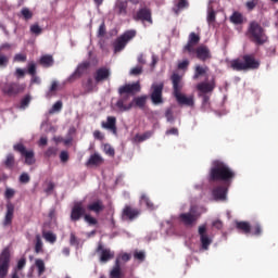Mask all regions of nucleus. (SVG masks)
Masks as SVG:
<instances>
[{
    "mask_svg": "<svg viewBox=\"0 0 278 278\" xmlns=\"http://www.w3.org/2000/svg\"><path fill=\"white\" fill-rule=\"evenodd\" d=\"M170 81H172V86H173L174 97L176 94L181 93V90H184V77L177 73H173L170 76Z\"/></svg>",
    "mask_w": 278,
    "mask_h": 278,
    "instance_id": "f8f14e48",
    "label": "nucleus"
},
{
    "mask_svg": "<svg viewBox=\"0 0 278 278\" xmlns=\"http://www.w3.org/2000/svg\"><path fill=\"white\" fill-rule=\"evenodd\" d=\"M10 270V249L5 248L0 254V278L8 277Z\"/></svg>",
    "mask_w": 278,
    "mask_h": 278,
    "instance_id": "39448f33",
    "label": "nucleus"
},
{
    "mask_svg": "<svg viewBox=\"0 0 278 278\" xmlns=\"http://www.w3.org/2000/svg\"><path fill=\"white\" fill-rule=\"evenodd\" d=\"M251 231L253 236H262V225L256 223L251 227Z\"/></svg>",
    "mask_w": 278,
    "mask_h": 278,
    "instance_id": "864d4df0",
    "label": "nucleus"
},
{
    "mask_svg": "<svg viewBox=\"0 0 278 278\" xmlns=\"http://www.w3.org/2000/svg\"><path fill=\"white\" fill-rule=\"evenodd\" d=\"M96 252L100 253V262H102L103 264L110 262V260H114V252H112V250L110 249L103 248V243L101 242L98 243Z\"/></svg>",
    "mask_w": 278,
    "mask_h": 278,
    "instance_id": "2eb2a0df",
    "label": "nucleus"
},
{
    "mask_svg": "<svg viewBox=\"0 0 278 278\" xmlns=\"http://www.w3.org/2000/svg\"><path fill=\"white\" fill-rule=\"evenodd\" d=\"M165 118L167 123H175V115L173 113V109H166Z\"/></svg>",
    "mask_w": 278,
    "mask_h": 278,
    "instance_id": "09e8293b",
    "label": "nucleus"
},
{
    "mask_svg": "<svg viewBox=\"0 0 278 278\" xmlns=\"http://www.w3.org/2000/svg\"><path fill=\"white\" fill-rule=\"evenodd\" d=\"M110 68L108 67H100L96 71L93 75V79L96 84H101V81H108L110 79Z\"/></svg>",
    "mask_w": 278,
    "mask_h": 278,
    "instance_id": "aec40b11",
    "label": "nucleus"
},
{
    "mask_svg": "<svg viewBox=\"0 0 278 278\" xmlns=\"http://www.w3.org/2000/svg\"><path fill=\"white\" fill-rule=\"evenodd\" d=\"M236 228L242 233L249 235L251 233V224L249 222H237Z\"/></svg>",
    "mask_w": 278,
    "mask_h": 278,
    "instance_id": "c756f323",
    "label": "nucleus"
},
{
    "mask_svg": "<svg viewBox=\"0 0 278 278\" xmlns=\"http://www.w3.org/2000/svg\"><path fill=\"white\" fill-rule=\"evenodd\" d=\"M27 264V260L25 257L21 258L17 262V266L15 268L16 273H18V270H23L24 266Z\"/></svg>",
    "mask_w": 278,
    "mask_h": 278,
    "instance_id": "0e129e2a",
    "label": "nucleus"
},
{
    "mask_svg": "<svg viewBox=\"0 0 278 278\" xmlns=\"http://www.w3.org/2000/svg\"><path fill=\"white\" fill-rule=\"evenodd\" d=\"M207 71H210V68L207 66H201V65H197L195 70H194V75H193V79L197 80L200 77H202V75H205V73H207Z\"/></svg>",
    "mask_w": 278,
    "mask_h": 278,
    "instance_id": "f704fd0d",
    "label": "nucleus"
},
{
    "mask_svg": "<svg viewBox=\"0 0 278 278\" xmlns=\"http://www.w3.org/2000/svg\"><path fill=\"white\" fill-rule=\"evenodd\" d=\"M14 164H16V161L14 160V154H8L4 161L5 168L12 170V168H14Z\"/></svg>",
    "mask_w": 278,
    "mask_h": 278,
    "instance_id": "a19ab883",
    "label": "nucleus"
},
{
    "mask_svg": "<svg viewBox=\"0 0 278 278\" xmlns=\"http://www.w3.org/2000/svg\"><path fill=\"white\" fill-rule=\"evenodd\" d=\"M25 90V85H21L18 83H9L4 85L2 91L7 97H16L17 94H21Z\"/></svg>",
    "mask_w": 278,
    "mask_h": 278,
    "instance_id": "1a4fd4ad",
    "label": "nucleus"
},
{
    "mask_svg": "<svg viewBox=\"0 0 278 278\" xmlns=\"http://www.w3.org/2000/svg\"><path fill=\"white\" fill-rule=\"evenodd\" d=\"M134 20L141 21L142 23H153V20L151 18V10L148 8L139 9L136 15H134Z\"/></svg>",
    "mask_w": 278,
    "mask_h": 278,
    "instance_id": "6ab92c4d",
    "label": "nucleus"
},
{
    "mask_svg": "<svg viewBox=\"0 0 278 278\" xmlns=\"http://www.w3.org/2000/svg\"><path fill=\"white\" fill-rule=\"evenodd\" d=\"M199 97L202 98V106L204 109L210 108V94H207V93H200Z\"/></svg>",
    "mask_w": 278,
    "mask_h": 278,
    "instance_id": "49530a36",
    "label": "nucleus"
},
{
    "mask_svg": "<svg viewBox=\"0 0 278 278\" xmlns=\"http://www.w3.org/2000/svg\"><path fill=\"white\" fill-rule=\"evenodd\" d=\"M141 200L146 203V205H147V207H149V210L154 208L153 202H151V200L149 199V197H147V194H142Z\"/></svg>",
    "mask_w": 278,
    "mask_h": 278,
    "instance_id": "680f3d73",
    "label": "nucleus"
},
{
    "mask_svg": "<svg viewBox=\"0 0 278 278\" xmlns=\"http://www.w3.org/2000/svg\"><path fill=\"white\" fill-rule=\"evenodd\" d=\"M195 58L200 60V62H207L212 58V52L207 46H200L194 48Z\"/></svg>",
    "mask_w": 278,
    "mask_h": 278,
    "instance_id": "f3484780",
    "label": "nucleus"
},
{
    "mask_svg": "<svg viewBox=\"0 0 278 278\" xmlns=\"http://www.w3.org/2000/svg\"><path fill=\"white\" fill-rule=\"evenodd\" d=\"M83 88L85 92H93L94 81L92 80V78H88L86 81H83Z\"/></svg>",
    "mask_w": 278,
    "mask_h": 278,
    "instance_id": "ea45409f",
    "label": "nucleus"
},
{
    "mask_svg": "<svg viewBox=\"0 0 278 278\" xmlns=\"http://www.w3.org/2000/svg\"><path fill=\"white\" fill-rule=\"evenodd\" d=\"M31 181V177H29V174L22 173L20 176V184H29Z\"/></svg>",
    "mask_w": 278,
    "mask_h": 278,
    "instance_id": "13d9d810",
    "label": "nucleus"
},
{
    "mask_svg": "<svg viewBox=\"0 0 278 278\" xmlns=\"http://www.w3.org/2000/svg\"><path fill=\"white\" fill-rule=\"evenodd\" d=\"M21 15L23 16L24 21H31V18H34V12H31L29 9L27 8H23L21 10Z\"/></svg>",
    "mask_w": 278,
    "mask_h": 278,
    "instance_id": "37998d69",
    "label": "nucleus"
},
{
    "mask_svg": "<svg viewBox=\"0 0 278 278\" xmlns=\"http://www.w3.org/2000/svg\"><path fill=\"white\" fill-rule=\"evenodd\" d=\"M30 33L35 34V36H40V34H42V28L38 24H33L30 26Z\"/></svg>",
    "mask_w": 278,
    "mask_h": 278,
    "instance_id": "5fc2aeb1",
    "label": "nucleus"
},
{
    "mask_svg": "<svg viewBox=\"0 0 278 278\" xmlns=\"http://www.w3.org/2000/svg\"><path fill=\"white\" fill-rule=\"evenodd\" d=\"M45 244L42 243V238L40 235H36L35 237V253L38 255L39 253H45L43 249Z\"/></svg>",
    "mask_w": 278,
    "mask_h": 278,
    "instance_id": "72a5a7b5",
    "label": "nucleus"
},
{
    "mask_svg": "<svg viewBox=\"0 0 278 278\" xmlns=\"http://www.w3.org/2000/svg\"><path fill=\"white\" fill-rule=\"evenodd\" d=\"M35 266L38 269V276L41 277V275H45V271L47 270V267L45 266V261L41 258H37L35 261Z\"/></svg>",
    "mask_w": 278,
    "mask_h": 278,
    "instance_id": "4c0bfd02",
    "label": "nucleus"
},
{
    "mask_svg": "<svg viewBox=\"0 0 278 278\" xmlns=\"http://www.w3.org/2000/svg\"><path fill=\"white\" fill-rule=\"evenodd\" d=\"M232 71H257L260 68V61L253 54H244L230 62Z\"/></svg>",
    "mask_w": 278,
    "mask_h": 278,
    "instance_id": "f03ea898",
    "label": "nucleus"
},
{
    "mask_svg": "<svg viewBox=\"0 0 278 278\" xmlns=\"http://www.w3.org/2000/svg\"><path fill=\"white\" fill-rule=\"evenodd\" d=\"M70 244L71 247H79V239H77L74 232L70 235Z\"/></svg>",
    "mask_w": 278,
    "mask_h": 278,
    "instance_id": "4d7b16f0",
    "label": "nucleus"
},
{
    "mask_svg": "<svg viewBox=\"0 0 278 278\" xmlns=\"http://www.w3.org/2000/svg\"><path fill=\"white\" fill-rule=\"evenodd\" d=\"M87 210L89 212H94V214H101V212L105 210V205H103V201L97 200L88 204Z\"/></svg>",
    "mask_w": 278,
    "mask_h": 278,
    "instance_id": "a878e982",
    "label": "nucleus"
},
{
    "mask_svg": "<svg viewBox=\"0 0 278 278\" xmlns=\"http://www.w3.org/2000/svg\"><path fill=\"white\" fill-rule=\"evenodd\" d=\"M190 3H188V0H178V3L176 4V14L179 12V10H185V8H188Z\"/></svg>",
    "mask_w": 278,
    "mask_h": 278,
    "instance_id": "3c124183",
    "label": "nucleus"
},
{
    "mask_svg": "<svg viewBox=\"0 0 278 278\" xmlns=\"http://www.w3.org/2000/svg\"><path fill=\"white\" fill-rule=\"evenodd\" d=\"M215 21H216V11L210 8L207 13V23H214Z\"/></svg>",
    "mask_w": 278,
    "mask_h": 278,
    "instance_id": "6e6d98bb",
    "label": "nucleus"
},
{
    "mask_svg": "<svg viewBox=\"0 0 278 278\" xmlns=\"http://www.w3.org/2000/svg\"><path fill=\"white\" fill-rule=\"evenodd\" d=\"M115 12L119 16H127V3L123 1L117 2L115 5Z\"/></svg>",
    "mask_w": 278,
    "mask_h": 278,
    "instance_id": "2f4dec72",
    "label": "nucleus"
},
{
    "mask_svg": "<svg viewBox=\"0 0 278 278\" xmlns=\"http://www.w3.org/2000/svg\"><path fill=\"white\" fill-rule=\"evenodd\" d=\"M14 150L17 151V153H21L23 157H25V164L28 166H31V164L36 163V159H34V150H27L23 143H17L14 146Z\"/></svg>",
    "mask_w": 278,
    "mask_h": 278,
    "instance_id": "6e6552de",
    "label": "nucleus"
},
{
    "mask_svg": "<svg viewBox=\"0 0 278 278\" xmlns=\"http://www.w3.org/2000/svg\"><path fill=\"white\" fill-rule=\"evenodd\" d=\"M137 34L138 31H136V29H129L119 37H117L113 43L114 53H121V51H123V49L127 47V43L136 38Z\"/></svg>",
    "mask_w": 278,
    "mask_h": 278,
    "instance_id": "20e7f679",
    "label": "nucleus"
},
{
    "mask_svg": "<svg viewBox=\"0 0 278 278\" xmlns=\"http://www.w3.org/2000/svg\"><path fill=\"white\" fill-rule=\"evenodd\" d=\"M129 101V94L121 96V98L116 102V108L119 110V112H129L131 108H134V102H127Z\"/></svg>",
    "mask_w": 278,
    "mask_h": 278,
    "instance_id": "a211bd4d",
    "label": "nucleus"
},
{
    "mask_svg": "<svg viewBox=\"0 0 278 278\" xmlns=\"http://www.w3.org/2000/svg\"><path fill=\"white\" fill-rule=\"evenodd\" d=\"M62 101H56L53 105L52 109L50 111V114H53V112H61L62 111Z\"/></svg>",
    "mask_w": 278,
    "mask_h": 278,
    "instance_id": "052dcab7",
    "label": "nucleus"
},
{
    "mask_svg": "<svg viewBox=\"0 0 278 278\" xmlns=\"http://www.w3.org/2000/svg\"><path fill=\"white\" fill-rule=\"evenodd\" d=\"M85 215H86V208H84L81 203H77L72 208L71 219L77 223V220H79V218H81V216H85Z\"/></svg>",
    "mask_w": 278,
    "mask_h": 278,
    "instance_id": "5701e85b",
    "label": "nucleus"
},
{
    "mask_svg": "<svg viewBox=\"0 0 278 278\" xmlns=\"http://www.w3.org/2000/svg\"><path fill=\"white\" fill-rule=\"evenodd\" d=\"M190 66V61H188V59L178 62V66L177 68L179 71H188V67Z\"/></svg>",
    "mask_w": 278,
    "mask_h": 278,
    "instance_id": "603ef678",
    "label": "nucleus"
},
{
    "mask_svg": "<svg viewBox=\"0 0 278 278\" xmlns=\"http://www.w3.org/2000/svg\"><path fill=\"white\" fill-rule=\"evenodd\" d=\"M42 237L45 238V240L47 242H50V244H55V242L58 241V236H55V233L51 232V231H42Z\"/></svg>",
    "mask_w": 278,
    "mask_h": 278,
    "instance_id": "e433bc0d",
    "label": "nucleus"
},
{
    "mask_svg": "<svg viewBox=\"0 0 278 278\" xmlns=\"http://www.w3.org/2000/svg\"><path fill=\"white\" fill-rule=\"evenodd\" d=\"M136 92H140V83L127 84L118 88V93L121 96L128 94H136Z\"/></svg>",
    "mask_w": 278,
    "mask_h": 278,
    "instance_id": "dca6fc26",
    "label": "nucleus"
},
{
    "mask_svg": "<svg viewBox=\"0 0 278 278\" xmlns=\"http://www.w3.org/2000/svg\"><path fill=\"white\" fill-rule=\"evenodd\" d=\"M16 194V191L12 188H7L4 192L5 199L10 201V199H14V195Z\"/></svg>",
    "mask_w": 278,
    "mask_h": 278,
    "instance_id": "bf43d9fd",
    "label": "nucleus"
},
{
    "mask_svg": "<svg viewBox=\"0 0 278 278\" xmlns=\"http://www.w3.org/2000/svg\"><path fill=\"white\" fill-rule=\"evenodd\" d=\"M214 88H216V84L213 83H200L197 86V89L199 92H202L201 94H210V92H214Z\"/></svg>",
    "mask_w": 278,
    "mask_h": 278,
    "instance_id": "bb28decb",
    "label": "nucleus"
},
{
    "mask_svg": "<svg viewBox=\"0 0 278 278\" xmlns=\"http://www.w3.org/2000/svg\"><path fill=\"white\" fill-rule=\"evenodd\" d=\"M55 90H58V83L53 81L51 84L50 90L48 93H46V98L47 99H52V97H55V93H51V92H55Z\"/></svg>",
    "mask_w": 278,
    "mask_h": 278,
    "instance_id": "de8ad7c7",
    "label": "nucleus"
},
{
    "mask_svg": "<svg viewBox=\"0 0 278 278\" xmlns=\"http://www.w3.org/2000/svg\"><path fill=\"white\" fill-rule=\"evenodd\" d=\"M135 260H139V262H144L146 255L144 252H135L134 254Z\"/></svg>",
    "mask_w": 278,
    "mask_h": 278,
    "instance_id": "774afa93",
    "label": "nucleus"
},
{
    "mask_svg": "<svg viewBox=\"0 0 278 278\" xmlns=\"http://www.w3.org/2000/svg\"><path fill=\"white\" fill-rule=\"evenodd\" d=\"M144 67L142 65H137L129 71V75L132 77H138V75H142Z\"/></svg>",
    "mask_w": 278,
    "mask_h": 278,
    "instance_id": "c03bdc74",
    "label": "nucleus"
},
{
    "mask_svg": "<svg viewBox=\"0 0 278 278\" xmlns=\"http://www.w3.org/2000/svg\"><path fill=\"white\" fill-rule=\"evenodd\" d=\"M101 127H103V129L112 131L114 136L118 134L116 128V118L114 116H108L106 122H102Z\"/></svg>",
    "mask_w": 278,
    "mask_h": 278,
    "instance_id": "b1692460",
    "label": "nucleus"
},
{
    "mask_svg": "<svg viewBox=\"0 0 278 278\" xmlns=\"http://www.w3.org/2000/svg\"><path fill=\"white\" fill-rule=\"evenodd\" d=\"M152 93L150 99L154 105H161L164 103V98H162V92H164V83L153 84L151 87Z\"/></svg>",
    "mask_w": 278,
    "mask_h": 278,
    "instance_id": "423d86ee",
    "label": "nucleus"
},
{
    "mask_svg": "<svg viewBox=\"0 0 278 278\" xmlns=\"http://www.w3.org/2000/svg\"><path fill=\"white\" fill-rule=\"evenodd\" d=\"M201 42V37L197 33H190L187 45L182 48L184 53H194V47Z\"/></svg>",
    "mask_w": 278,
    "mask_h": 278,
    "instance_id": "9b49d317",
    "label": "nucleus"
},
{
    "mask_svg": "<svg viewBox=\"0 0 278 278\" xmlns=\"http://www.w3.org/2000/svg\"><path fill=\"white\" fill-rule=\"evenodd\" d=\"M248 37L254 45L261 46L268 42V36L262 25L255 21L251 22L248 27Z\"/></svg>",
    "mask_w": 278,
    "mask_h": 278,
    "instance_id": "7ed1b4c3",
    "label": "nucleus"
},
{
    "mask_svg": "<svg viewBox=\"0 0 278 278\" xmlns=\"http://www.w3.org/2000/svg\"><path fill=\"white\" fill-rule=\"evenodd\" d=\"M230 23H232L233 25H242V23H244V16L242 15V13L236 11L230 16Z\"/></svg>",
    "mask_w": 278,
    "mask_h": 278,
    "instance_id": "473e14b6",
    "label": "nucleus"
},
{
    "mask_svg": "<svg viewBox=\"0 0 278 278\" xmlns=\"http://www.w3.org/2000/svg\"><path fill=\"white\" fill-rule=\"evenodd\" d=\"M199 216L200 215L194 212V207H191L190 212L179 215V220L185 227H192L199 220Z\"/></svg>",
    "mask_w": 278,
    "mask_h": 278,
    "instance_id": "0eeeda50",
    "label": "nucleus"
},
{
    "mask_svg": "<svg viewBox=\"0 0 278 278\" xmlns=\"http://www.w3.org/2000/svg\"><path fill=\"white\" fill-rule=\"evenodd\" d=\"M9 64H10V56L8 54H3L0 51V68H8Z\"/></svg>",
    "mask_w": 278,
    "mask_h": 278,
    "instance_id": "79ce46f5",
    "label": "nucleus"
},
{
    "mask_svg": "<svg viewBox=\"0 0 278 278\" xmlns=\"http://www.w3.org/2000/svg\"><path fill=\"white\" fill-rule=\"evenodd\" d=\"M236 179V172L229 165L220 160L212 162V167L208 173V181H222L226 186H231Z\"/></svg>",
    "mask_w": 278,
    "mask_h": 278,
    "instance_id": "f257e3e1",
    "label": "nucleus"
},
{
    "mask_svg": "<svg viewBox=\"0 0 278 278\" xmlns=\"http://www.w3.org/2000/svg\"><path fill=\"white\" fill-rule=\"evenodd\" d=\"M56 155H58V148L55 147H50L45 152L46 157H55Z\"/></svg>",
    "mask_w": 278,
    "mask_h": 278,
    "instance_id": "a18cd8bd",
    "label": "nucleus"
},
{
    "mask_svg": "<svg viewBox=\"0 0 278 278\" xmlns=\"http://www.w3.org/2000/svg\"><path fill=\"white\" fill-rule=\"evenodd\" d=\"M140 216V211L131 205H125L122 211L123 220H136Z\"/></svg>",
    "mask_w": 278,
    "mask_h": 278,
    "instance_id": "4468645a",
    "label": "nucleus"
},
{
    "mask_svg": "<svg viewBox=\"0 0 278 278\" xmlns=\"http://www.w3.org/2000/svg\"><path fill=\"white\" fill-rule=\"evenodd\" d=\"M198 233L200 236V242L203 251H207L210 249V244H212V240L210 236H207V227L205 225L200 226Z\"/></svg>",
    "mask_w": 278,
    "mask_h": 278,
    "instance_id": "ddd939ff",
    "label": "nucleus"
},
{
    "mask_svg": "<svg viewBox=\"0 0 278 278\" xmlns=\"http://www.w3.org/2000/svg\"><path fill=\"white\" fill-rule=\"evenodd\" d=\"M53 55L51 54L42 55L39 60V64L45 68H50V66L53 65Z\"/></svg>",
    "mask_w": 278,
    "mask_h": 278,
    "instance_id": "7c9ffc66",
    "label": "nucleus"
},
{
    "mask_svg": "<svg viewBox=\"0 0 278 278\" xmlns=\"http://www.w3.org/2000/svg\"><path fill=\"white\" fill-rule=\"evenodd\" d=\"M104 153L110 155V157H114V155H116V151L110 146V143L104 144Z\"/></svg>",
    "mask_w": 278,
    "mask_h": 278,
    "instance_id": "8fccbe9b",
    "label": "nucleus"
},
{
    "mask_svg": "<svg viewBox=\"0 0 278 278\" xmlns=\"http://www.w3.org/2000/svg\"><path fill=\"white\" fill-rule=\"evenodd\" d=\"M174 97L179 105H188L189 108H192L194 105V99L192 97H186V94L181 92L176 93V96Z\"/></svg>",
    "mask_w": 278,
    "mask_h": 278,
    "instance_id": "393cba45",
    "label": "nucleus"
},
{
    "mask_svg": "<svg viewBox=\"0 0 278 278\" xmlns=\"http://www.w3.org/2000/svg\"><path fill=\"white\" fill-rule=\"evenodd\" d=\"M102 162H103V157L94 153L89 157V160L86 163V166H101Z\"/></svg>",
    "mask_w": 278,
    "mask_h": 278,
    "instance_id": "c85d7f7f",
    "label": "nucleus"
},
{
    "mask_svg": "<svg viewBox=\"0 0 278 278\" xmlns=\"http://www.w3.org/2000/svg\"><path fill=\"white\" fill-rule=\"evenodd\" d=\"M105 34H106L105 22H102V24L99 26V29H98V36L99 38H103Z\"/></svg>",
    "mask_w": 278,
    "mask_h": 278,
    "instance_id": "e2e57ef3",
    "label": "nucleus"
},
{
    "mask_svg": "<svg viewBox=\"0 0 278 278\" xmlns=\"http://www.w3.org/2000/svg\"><path fill=\"white\" fill-rule=\"evenodd\" d=\"M111 278H123V271L121 270V260L116 258L115 264L110 273Z\"/></svg>",
    "mask_w": 278,
    "mask_h": 278,
    "instance_id": "cd10ccee",
    "label": "nucleus"
},
{
    "mask_svg": "<svg viewBox=\"0 0 278 278\" xmlns=\"http://www.w3.org/2000/svg\"><path fill=\"white\" fill-rule=\"evenodd\" d=\"M151 136H153L152 131H146L142 135H136L134 140L135 142H144V140H149V138H151Z\"/></svg>",
    "mask_w": 278,
    "mask_h": 278,
    "instance_id": "58836bf2",
    "label": "nucleus"
},
{
    "mask_svg": "<svg viewBox=\"0 0 278 278\" xmlns=\"http://www.w3.org/2000/svg\"><path fill=\"white\" fill-rule=\"evenodd\" d=\"M12 220H14V205L12 202H8L7 212H5L2 225L4 227H10L12 225Z\"/></svg>",
    "mask_w": 278,
    "mask_h": 278,
    "instance_id": "4be33fe9",
    "label": "nucleus"
},
{
    "mask_svg": "<svg viewBox=\"0 0 278 278\" xmlns=\"http://www.w3.org/2000/svg\"><path fill=\"white\" fill-rule=\"evenodd\" d=\"M15 62H27V55L17 53L14 56Z\"/></svg>",
    "mask_w": 278,
    "mask_h": 278,
    "instance_id": "338daca9",
    "label": "nucleus"
},
{
    "mask_svg": "<svg viewBox=\"0 0 278 278\" xmlns=\"http://www.w3.org/2000/svg\"><path fill=\"white\" fill-rule=\"evenodd\" d=\"M84 218H85L86 223H88L89 225H97V223H98L97 218H94L88 214H85Z\"/></svg>",
    "mask_w": 278,
    "mask_h": 278,
    "instance_id": "69168bd1",
    "label": "nucleus"
},
{
    "mask_svg": "<svg viewBox=\"0 0 278 278\" xmlns=\"http://www.w3.org/2000/svg\"><path fill=\"white\" fill-rule=\"evenodd\" d=\"M131 103H134V108H140L142 110L147 105V96L134 98Z\"/></svg>",
    "mask_w": 278,
    "mask_h": 278,
    "instance_id": "c9c22d12",
    "label": "nucleus"
},
{
    "mask_svg": "<svg viewBox=\"0 0 278 278\" xmlns=\"http://www.w3.org/2000/svg\"><path fill=\"white\" fill-rule=\"evenodd\" d=\"M229 192V186L224 184L219 185L212 190L213 199L215 201H227V193Z\"/></svg>",
    "mask_w": 278,
    "mask_h": 278,
    "instance_id": "9d476101",
    "label": "nucleus"
},
{
    "mask_svg": "<svg viewBox=\"0 0 278 278\" xmlns=\"http://www.w3.org/2000/svg\"><path fill=\"white\" fill-rule=\"evenodd\" d=\"M88 68H90V62L84 61L83 63L78 64L77 68L75 70L73 75L70 77V79H79V77L88 73Z\"/></svg>",
    "mask_w": 278,
    "mask_h": 278,
    "instance_id": "412c9836",
    "label": "nucleus"
}]
</instances>
